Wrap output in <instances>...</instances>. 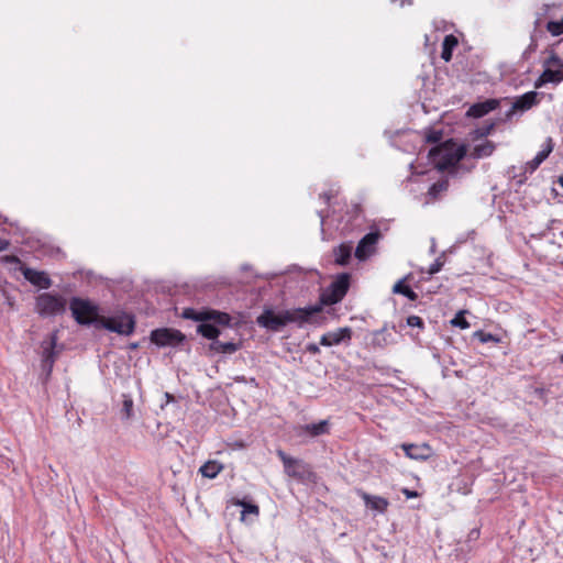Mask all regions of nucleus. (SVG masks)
<instances>
[{
  "mask_svg": "<svg viewBox=\"0 0 563 563\" xmlns=\"http://www.w3.org/2000/svg\"><path fill=\"white\" fill-rule=\"evenodd\" d=\"M320 306H308L303 308L286 309L275 313L272 308H265L256 318V323L267 331L279 332L289 323H296L298 327H302L305 323L310 322L311 317L320 312Z\"/></svg>",
  "mask_w": 563,
  "mask_h": 563,
  "instance_id": "nucleus-1",
  "label": "nucleus"
},
{
  "mask_svg": "<svg viewBox=\"0 0 563 563\" xmlns=\"http://www.w3.org/2000/svg\"><path fill=\"white\" fill-rule=\"evenodd\" d=\"M181 316L184 319L199 321L197 332L211 342L218 340L221 333L219 327H230L232 322V317L229 313L213 309L186 308Z\"/></svg>",
  "mask_w": 563,
  "mask_h": 563,
  "instance_id": "nucleus-2",
  "label": "nucleus"
},
{
  "mask_svg": "<svg viewBox=\"0 0 563 563\" xmlns=\"http://www.w3.org/2000/svg\"><path fill=\"white\" fill-rule=\"evenodd\" d=\"M465 155L464 145H457L452 140H448L430 148L428 157L437 169L444 172L455 166Z\"/></svg>",
  "mask_w": 563,
  "mask_h": 563,
  "instance_id": "nucleus-3",
  "label": "nucleus"
},
{
  "mask_svg": "<svg viewBox=\"0 0 563 563\" xmlns=\"http://www.w3.org/2000/svg\"><path fill=\"white\" fill-rule=\"evenodd\" d=\"M548 57L543 59V71L536 80V88L548 84L559 85L563 82V59L558 55L554 48L547 49Z\"/></svg>",
  "mask_w": 563,
  "mask_h": 563,
  "instance_id": "nucleus-4",
  "label": "nucleus"
},
{
  "mask_svg": "<svg viewBox=\"0 0 563 563\" xmlns=\"http://www.w3.org/2000/svg\"><path fill=\"white\" fill-rule=\"evenodd\" d=\"M66 308V299L57 294L43 292L35 299V311L43 318L63 314Z\"/></svg>",
  "mask_w": 563,
  "mask_h": 563,
  "instance_id": "nucleus-5",
  "label": "nucleus"
},
{
  "mask_svg": "<svg viewBox=\"0 0 563 563\" xmlns=\"http://www.w3.org/2000/svg\"><path fill=\"white\" fill-rule=\"evenodd\" d=\"M69 309L75 321L82 325L92 324L98 316V306L80 297L70 299Z\"/></svg>",
  "mask_w": 563,
  "mask_h": 563,
  "instance_id": "nucleus-6",
  "label": "nucleus"
},
{
  "mask_svg": "<svg viewBox=\"0 0 563 563\" xmlns=\"http://www.w3.org/2000/svg\"><path fill=\"white\" fill-rule=\"evenodd\" d=\"M100 324L103 329L121 335H130L135 328L134 317L128 313L119 316L103 317L100 319Z\"/></svg>",
  "mask_w": 563,
  "mask_h": 563,
  "instance_id": "nucleus-7",
  "label": "nucleus"
},
{
  "mask_svg": "<svg viewBox=\"0 0 563 563\" xmlns=\"http://www.w3.org/2000/svg\"><path fill=\"white\" fill-rule=\"evenodd\" d=\"M151 342L158 347L177 346L185 341V335L173 328H158L151 332Z\"/></svg>",
  "mask_w": 563,
  "mask_h": 563,
  "instance_id": "nucleus-8",
  "label": "nucleus"
},
{
  "mask_svg": "<svg viewBox=\"0 0 563 563\" xmlns=\"http://www.w3.org/2000/svg\"><path fill=\"white\" fill-rule=\"evenodd\" d=\"M351 275L349 273H341L331 283L329 291L322 296L324 303H338L343 299L350 288Z\"/></svg>",
  "mask_w": 563,
  "mask_h": 563,
  "instance_id": "nucleus-9",
  "label": "nucleus"
},
{
  "mask_svg": "<svg viewBox=\"0 0 563 563\" xmlns=\"http://www.w3.org/2000/svg\"><path fill=\"white\" fill-rule=\"evenodd\" d=\"M382 238V234L378 230L371 231L365 234L357 243L355 249V257L363 262L369 258L376 252V245Z\"/></svg>",
  "mask_w": 563,
  "mask_h": 563,
  "instance_id": "nucleus-10",
  "label": "nucleus"
},
{
  "mask_svg": "<svg viewBox=\"0 0 563 563\" xmlns=\"http://www.w3.org/2000/svg\"><path fill=\"white\" fill-rule=\"evenodd\" d=\"M539 93L537 91H528L521 96H519L512 103L511 107L505 113V121H508L512 118L516 111H527L531 109L533 106L538 104Z\"/></svg>",
  "mask_w": 563,
  "mask_h": 563,
  "instance_id": "nucleus-11",
  "label": "nucleus"
},
{
  "mask_svg": "<svg viewBox=\"0 0 563 563\" xmlns=\"http://www.w3.org/2000/svg\"><path fill=\"white\" fill-rule=\"evenodd\" d=\"M352 329L350 327L339 328L321 335L320 344L322 346H332L339 344H350L352 339Z\"/></svg>",
  "mask_w": 563,
  "mask_h": 563,
  "instance_id": "nucleus-12",
  "label": "nucleus"
},
{
  "mask_svg": "<svg viewBox=\"0 0 563 563\" xmlns=\"http://www.w3.org/2000/svg\"><path fill=\"white\" fill-rule=\"evenodd\" d=\"M401 449L407 457L416 461H426L432 455V449L427 443H404Z\"/></svg>",
  "mask_w": 563,
  "mask_h": 563,
  "instance_id": "nucleus-13",
  "label": "nucleus"
},
{
  "mask_svg": "<svg viewBox=\"0 0 563 563\" xmlns=\"http://www.w3.org/2000/svg\"><path fill=\"white\" fill-rule=\"evenodd\" d=\"M23 276L30 284L38 288L47 289L52 286V279L44 271L26 267L23 269Z\"/></svg>",
  "mask_w": 563,
  "mask_h": 563,
  "instance_id": "nucleus-14",
  "label": "nucleus"
},
{
  "mask_svg": "<svg viewBox=\"0 0 563 563\" xmlns=\"http://www.w3.org/2000/svg\"><path fill=\"white\" fill-rule=\"evenodd\" d=\"M298 437H310L316 438L319 435L328 434L329 433V421L328 420H321L317 423H309L299 426L296 429Z\"/></svg>",
  "mask_w": 563,
  "mask_h": 563,
  "instance_id": "nucleus-15",
  "label": "nucleus"
},
{
  "mask_svg": "<svg viewBox=\"0 0 563 563\" xmlns=\"http://www.w3.org/2000/svg\"><path fill=\"white\" fill-rule=\"evenodd\" d=\"M356 494L364 500L365 506L380 514L387 510L389 505L388 500L380 496H373L362 489H356Z\"/></svg>",
  "mask_w": 563,
  "mask_h": 563,
  "instance_id": "nucleus-16",
  "label": "nucleus"
},
{
  "mask_svg": "<svg viewBox=\"0 0 563 563\" xmlns=\"http://www.w3.org/2000/svg\"><path fill=\"white\" fill-rule=\"evenodd\" d=\"M498 106L499 101L497 99H487L471 106L466 114L472 118H482L495 110Z\"/></svg>",
  "mask_w": 563,
  "mask_h": 563,
  "instance_id": "nucleus-17",
  "label": "nucleus"
},
{
  "mask_svg": "<svg viewBox=\"0 0 563 563\" xmlns=\"http://www.w3.org/2000/svg\"><path fill=\"white\" fill-rule=\"evenodd\" d=\"M57 343V333L53 332L49 335V341L46 346H43L42 364H49V371L53 369L55 363V346Z\"/></svg>",
  "mask_w": 563,
  "mask_h": 563,
  "instance_id": "nucleus-18",
  "label": "nucleus"
},
{
  "mask_svg": "<svg viewBox=\"0 0 563 563\" xmlns=\"http://www.w3.org/2000/svg\"><path fill=\"white\" fill-rule=\"evenodd\" d=\"M241 343L235 342H221L219 339L210 342L209 350L214 354H233L240 350Z\"/></svg>",
  "mask_w": 563,
  "mask_h": 563,
  "instance_id": "nucleus-19",
  "label": "nucleus"
},
{
  "mask_svg": "<svg viewBox=\"0 0 563 563\" xmlns=\"http://www.w3.org/2000/svg\"><path fill=\"white\" fill-rule=\"evenodd\" d=\"M410 278V274L399 279L393 287L394 294H399L405 296L407 299L411 301H416L418 299V295L411 289L409 285H407L408 279Z\"/></svg>",
  "mask_w": 563,
  "mask_h": 563,
  "instance_id": "nucleus-20",
  "label": "nucleus"
},
{
  "mask_svg": "<svg viewBox=\"0 0 563 563\" xmlns=\"http://www.w3.org/2000/svg\"><path fill=\"white\" fill-rule=\"evenodd\" d=\"M333 255L335 258V264L340 266L347 265L352 256V245L349 243H341L333 250Z\"/></svg>",
  "mask_w": 563,
  "mask_h": 563,
  "instance_id": "nucleus-21",
  "label": "nucleus"
},
{
  "mask_svg": "<svg viewBox=\"0 0 563 563\" xmlns=\"http://www.w3.org/2000/svg\"><path fill=\"white\" fill-rule=\"evenodd\" d=\"M495 148V143L486 140L479 144L474 145L471 152V157L476 159L488 157L494 153Z\"/></svg>",
  "mask_w": 563,
  "mask_h": 563,
  "instance_id": "nucleus-22",
  "label": "nucleus"
},
{
  "mask_svg": "<svg viewBox=\"0 0 563 563\" xmlns=\"http://www.w3.org/2000/svg\"><path fill=\"white\" fill-rule=\"evenodd\" d=\"M223 470V465L218 461H208L200 466L199 472L203 477L216 478L218 474Z\"/></svg>",
  "mask_w": 563,
  "mask_h": 563,
  "instance_id": "nucleus-23",
  "label": "nucleus"
},
{
  "mask_svg": "<svg viewBox=\"0 0 563 563\" xmlns=\"http://www.w3.org/2000/svg\"><path fill=\"white\" fill-rule=\"evenodd\" d=\"M0 262L7 265L9 272L12 274L16 272H21L23 274V269L26 268L22 261L15 255H3L0 257Z\"/></svg>",
  "mask_w": 563,
  "mask_h": 563,
  "instance_id": "nucleus-24",
  "label": "nucleus"
},
{
  "mask_svg": "<svg viewBox=\"0 0 563 563\" xmlns=\"http://www.w3.org/2000/svg\"><path fill=\"white\" fill-rule=\"evenodd\" d=\"M457 45V38L450 34L446 35L442 42L441 58L445 62H450L454 47Z\"/></svg>",
  "mask_w": 563,
  "mask_h": 563,
  "instance_id": "nucleus-25",
  "label": "nucleus"
},
{
  "mask_svg": "<svg viewBox=\"0 0 563 563\" xmlns=\"http://www.w3.org/2000/svg\"><path fill=\"white\" fill-rule=\"evenodd\" d=\"M554 148V142L552 137H547L544 143L542 144V148L537 153V155L533 157L536 164H542L549 155L552 153Z\"/></svg>",
  "mask_w": 563,
  "mask_h": 563,
  "instance_id": "nucleus-26",
  "label": "nucleus"
},
{
  "mask_svg": "<svg viewBox=\"0 0 563 563\" xmlns=\"http://www.w3.org/2000/svg\"><path fill=\"white\" fill-rule=\"evenodd\" d=\"M133 417V399L130 395H123L121 419L129 420Z\"/></svg>",
  "mask_w": 563,
  "mask_h": 563,
  "instance_id": "nucleus-27",
  "label": "nucleus"
},
{
  "mask_svg": "<svg viewBox=\"0 0 563 563\" xmlns=\"http://www.w3.org/2000/svg\"><path fill=\"white\" fill-rule=\"evenodd\" d=\"M301 466V461L297 459H292L290 463L284 466L285 473L295 478H302V473L299 472V467Z\"/></svg>",
  "mask_w": 563,
  "mask_h": 563,
  "instance_id": "nucleus-28",
  "label": "nucleus"
},
{
  "mask_svg": "<svg viewBox=\"0 0 563 563\" xmlns=\"http://www.w3.org/2000/svg\"><path fill=\"white\" fill-rule=\"evenodd\" d=\"M545 29L552 36L563 35V16L560 20H549Z\"/></svg>",
  "mask_w": 563,
  "mask_h": 563,
  "instance_id": "nucleus-29",
  "label": "nucleus"
},
{
  "mask_svg": "<svg viewBox=\"0 0 563 563\" xmlns=\"http://www.w3.org/2000/svg\"><path fill=\"white\" fill-rule=\"evenodd\" d=\"M473 336L475 339H477L479 342L482 343H488V342H493V343H499L500 342V338L495 335V334H492L489 332H485L483 330H477L474 332Z\"/></svg>",
  "mask_w": 563,
  "mask_h": 563,
  "instance_id": "nucleus-30",
  "label": "nucleus"
},
{
  "mask_svg": "<svg viewBox=\"0 0 563 563\" xmlns=\"http://www.w3.org/2000/svg\"><path fill=\"white\" fill-rule=\"evenodd\" d=\"M479 536H481L479 528L476 527V528L471 529V531L467 533L464 545H462L460 548V550L463 552L464 548H466V551L470 552L472 550L471 543L477 541Z\"/></svg>",
  "mask_w": 563,
  "mask_h": 563,
  "instance_id": "nucleus-31",
  "label": "nucleus"
},
{
  "mask_svg": "<svg viewBox=\"0 0 563 563\" xmlns=\"http://www.w3.org/2000/svg\"><path fill=\"white\" fill-rule=\"evenodd\" d=\"M467 311L465 310H462V311H459L455 317L451 320V324L453 327H456V328H460V329H467L470 328V322L465 319V313Z\"/></svg>",
  "mask_w": 563,
  "mask_h": 563,
  "instance_id": "nucleus-32",
  "label": "nucleus"
},
{
  "mask_svg": "<svg viewBox=\"0 0 563 563\" xmlns=\"http://www.w3.org/2000/svg\"><path fill=\"white\" fill-rule=\"evenodd\" d=\"M553 9V5L543 4L540 11L537 13V18L534 20V29H538L542 23V18L548 15L549 12Z\"/></svg>",
  "mask_w": 563,
  "mask_h": 563,
  "instance_id": "nucleus-33",
  "label": "nucleus"
},
{
  "mask_svg": "<svg viewBox=\"0 0 563 563\" xmlns=\"http://www.w3.org/2000/svg\"><path fill=\"white\" fill-rule=\"evenodd\" d=\"M238 504L243 507L242 517H244L246 514H254L256 516L260 514V508L257 505L245 501H239Z\"/></svg>",
  "mask_w": 563,
  "mask_h": 563,
  "instance_id": "nucleus-34",
  "label": "nucleus"
},
{
  "mask_svg": "<svg viewBox=\"0 0 563 563\" xmlns=\"http://www.w3.org/2000/svg\"><path fill=\"white\" fill-rule=\"evenodd\" d=\"M475 235H476V231L475 230H470L467 232L461 233L456 238L455 244L456 245H461V244L466 243L467 241H473L475 239Z\"/></svg>",
  "mask_w": 563,
  "mask_h": 563,
  "instance_id": "nucleus-35",
  "label": "nucleus"
},
{
  "mask_svg": "<svg viewBox=\"0 0 563 563\" xmlns=\"http://www.w3.org/2000/svg\"><path fill=\"white\" fill-rule=\"evenodd\" d=\"M444 265L442 256H439L428 268L427 273L432 276L441 271Z\"/></svg>",
  "mask_w": 563,
  "mask_h": 563,
  "instance_id": "nucleus-36",
  "label": "nucleus"
},
{
  "mask_svg": "<svg viewBox=\"0 0 563 563\" xmlns=\"http://www.w3.org/2000/svg\"><path fill=\"white\" fill-rule=\"evenodd\" d=\"M442 140V131L440 130H430L426 134V141L428 143H438Z\"/></svg>",
  "mask_w": 563,
  "mask_h": 563,
  "instance_id": "nucleus-37",
  "label": "nucleus"
},
{
  "mask_svg": "<svg viewBox=\"0 0 563 563\" xmlns=\"http://www.w3.org/2000/svg\"><path fill=\"white\" fill-rule=\"evenodd\" d=\"M423 320L418 316H409L407 318V325L411 328H423Z\"/></svg>",
  "mask_w": 563,
  "mask_h": 563,
  "instance_id": "nucleus-38",
  "label": "nucleus"
},
{
  "mask_svg": "<svg viewBox=\"0 0 563 563\" xmlns=\"http://www.w3.org/2000/svg\"><path fill=\"white\" fill-rule=\"evenodd\" d=\"M537 47H538V43H537V40H536L534 35L532 34L531 35V42L528 45L527 49L525 51L523 55H527V54L536 52Z\"/></svg>",
  "mask_w": 563,
  "mask_h": 563,
  "instance_id": "nucleus-39",
  "label": "nucleus"
},
{
  "mask_svg": "<svg viewBox=\"0 0 563 563\" xmlns=\"http://www.w3.org/2000/svg\"><path fill=\"white\" fill-rule=\"evenodd\" d=\"M494 125H495L494 123L486 124V125L479 128L477 130V132L479 133L481 136H486V135L490 134V132L494 129Z\"/></svg>",
  "mask_w": 563,
  "mask_h": 563,
  "instance_id": "nucleus-40",
  "label": "nucleus"
},
{
  "mask_svg": "<svg viewBox=\"0 0 563 563\" xmlns=\"http://www.w3.org/2000/svg\"><path fill=\"white\" fill-rule=\"evenodd\" d=\"M277 455H278V457L280 459V461L283 462V465H284V466H285L286 464L290 463V462H291V460L294 459V457H291V456L287 455L283 450H278V451H277Z\"/></svg>",
  "mask_w": 563,
  "mask_h": 563,
  "instance_id": "nucleus-41",
  "label": "nucleus"
},
{
  "mask_svg": "<svg viewBox=\"0 0 563 563\" xmlns=\"http://www.w3.org/2000/svg\"><path fill=\"white\" fill-rule=\"evenodd\" d=\"M306 351L312 355L320 353V347L316 343H308L306 345Z\"/></svg>",
  "mask_w": 563,
  "mask_h": 563,
  "instance_id": "nucleus-42",
  "label": "nucleus"
},
{
  "mask_svg": "<svg viewBox=\"0 0 563 563\" xmlns=\"http://www.w3.org/2000/svg\"><path fill=\"white\" fill-rule=\"evenodd\" d=\"M539 166H540V164H536L534 158H533L526 164L525 169H526V172H529L530 174H532Z\"/></svg>",
  "mask_w": 563,
  "mask_h": 563,
  "instance_id": "nucleus-43",
  "label": "nucleus"
},
{
  "mask_svg": "<svg viewBox=\"0 0 563 563\" xmlns=\"http://www.w3.org/2000/svg\"><path fill=\"white\" fill-rule=\"evenodd\" d=\"M444 188V185L443 184H433L430 189H429V194L431 196H435L438 194V191L442 190Z\"/></svg>",
  "mask_w": 563,
  "mask_h": 563,
  "instance_id": "nucleus-44",
  "label": "nucleus"
},
{
  "mask_svg": "<svg viewBox=\"0 0 563 563\" xmlns=\"http://www.w3.org/2000/svg\"><path fill=\"white\" fill-rule=\"evenodd\" d=\"M401 493L408 498H416L418 497V493L416 490H410L409 488H402Z\"/></svg>",
  "mask_w": 563,
  "mask_h": 563,
  "instance_id": "nucleus-45",
  "label": "nucleus"
},
{
  "mask_svg": "<svg viewBox=\"0 0 563 563\" xmlns=\"http://www.w3.org/2000/svg\"><path fill=\"white\" fill-rule=\"evenodd\" d=\"M331 198H332V191L331 190L329 192H323V194L320 195V199H322L324 203H329Z\"/></svg>",
  "mask_w": 563,
  "mask_h": 563,
  "instance_id": "nucleus-46",
  "label": "nucleus"
},
{
  "mask_svg": "<svg viewBox=\"0 0 563 563\" xmlns=\"http://www.w3.org/2000/svg\"><path fill=\"white\" fill-rule=\"evenodd\" d=\"M10 246V242L8 240L0 239V251H5Z\"/></svg>",
  "mask_w": 563,
  "mask_h": 563,
  "instance_id": "nucleus-47",
  "label": "nucleus"
},
{
  "mask_svg": "<svg viewBox=\"0 0 563 563\" xmlns=\"http://www.w3.org/2000/svg\"><path fill=\"white\" fill-rule=\"evenodd\" d=\"M318 216L320 217V220H321V221H320V222H321V230L323 231L324 219H325V217H327V216H325V214H324V212H323V211H321V210H320V211H318Z\"/></svg>",
  "mask_w": 563,
  "mask_h": 563,
  "instance_id": "nucleus-48",
  "label": "nucleus"
},
{
  "mask_svg": "<svg viewBox=\"0 0 563 563\" xmlns=\"http://www.w3.org/2000/svg\"><path fill=\"white\" fill-rule=\"evenodd\" d=\"M43 369L46 371V374L49 375L52 371H49V364H42Z\"/></svg>",
  "mask_w": 563,
  "mask_h": 563,
  "instance_id": "nucleus-49",
  "label": "nucleus"
},
{
  "mask_svg": "<svg viewBox=\"0 0 563 563\" xmlns=\"http://www.w3.org/2000/svg\"><path fill=\"white\" fill-rule=\"evenodd\" d=\"M559 184L563 188V174L559 178Z\"/></svg>",
  "mask_w": 563,
  "mask_h": 563,
  "instance_id": "nucleus-50",
  "label": "nucleus"
},
{
  "mask_svg": "<svg viewBox=\"0 0 563 563\" xmlns=\"http://www.w3.org/2000/svg\"><path fill=\"white\" fill-rule=\"evenodd\" d=\"M430 251H431V253L435 252V243L434 242L432 243V246H431Z\"/></svg>",
  "mask_w": 563,
  "mask_h": 563,
  "instance_id": "nucleus-51",
  "label": "nucleus"
},
{
  "mask_svg": "<svg viewBox=\"0 0 563 563\" xmlns=\"http://www.w3.org/2000/svg\"><path fill=\"white\" fill-rule=\"evenodd\" d=\"M236 380L238 382H244V377L243 376L242 377H238Z\"/></svg>",
  "mask_w": 563,
  "mask_h": 563,
  "instance_id": "nucleus-52",
  "label": "nucleus"
},
{
  "mask_svg": "<svg viewBox=\"0 0 563 563\" xmlns=\"http://www.w3.org/2000/svg\"><path fill=\"white\" fill-rule=\"evenodd\" d=\"M561 235H562V238H563V231L561 232Z\"/></svg>",
  "mask_w": 563,
  "mask_h": 563,
  "instance_id": "nucleus-53",
  "label": "nucleus"
}]
</instances>
